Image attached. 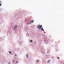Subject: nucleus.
Wrapping results in <instances>:
<instances>
[{
    "mask_svg": "<svg viewBox=\"0 0 64 64\" xmlns=\"http://www.w3.org/2000/svg\"><path fill=\"white\" fill-rule=\"evenodd\" d=\"M38 30H41L44 31V29H43V28L42 27V25H41L40 26H38Z\"/></svg>",
    "mask_w": 64,
    "mask_h": 64,
    "instance_id": "nucleus-1",
    "label": "nucleus"
},
{
    "mask_svg": "<svg viewBox=\"0 0 64 64\" xmlns=\"http://www.w3.org/2000/svg\"><path fill=\"white\" fill-rule=\"evenodd\" d=\"M18 26L16 25V26L14 27V29H16Z\"/></svg>",
    "mask_w": 64,
    "mask_h": 64,
    "instance_id": "nucleus-2",
    "label": "nucleus"
},
{
    "mask_svg": "<svg viewBox=\"0 0 64 64\" xmlns=\"http://www.w3.org/2000/svg\"><path fill=\"white\" fill-rule=\"evenodd\" d=\"M31 23H33L34 22V20H32L31 22Z\"/></svg>",
    "mask_w": 64,
    "mask_h": 64,
    "instance_id": "nucleus-3",
    "label": "nucleus"
},
{
    "mask_svg": "<svg viewBox=\"0 0 64 64\" xmlns=\"http://www.w3.org/2000/svg\"><path fill=\"white\" fill-rule=\"evenodd\" d=\"M9 53L10 54H12L11 53V52L10 51L9 52Z\"/></svg>",
    "mask_w": 64,
    "mask_h": 64,
    "instance_id": "nucleus-4",
    "label": "nucleus"
},
{
    "mask_svg": "<svg viewBox=\"0 0 64 64\" xmlns=\"http://www.w3.org/2000/svg\"><path fill=\"white\" fill-rule=\"evenodd\" d=\"M26 56H27V58H28V54H27Z\"/></svg>",
    "mask_w": 64,
    "mask_h": 64,
    "instance_id": "nucleus-5",
    "label": "nucleus"
},
{
    "mask_svg": "<svg viewBox=\"0 0 64 64\" xmlns=\"http://www.w3.org/2000/svg\"><path fill=\"white\" fill-rule=\"evenodd\" d=\"M0 3H1V2L0 1ZM1 6V4H0V7Z\"/></svg>",
    "mask_w": 64,
    "mask_h": 64,
    "instance_id": "nucleus-6",
    "label": "nucleus"
},
{
    "mask_svg": "<svg viewBox=\"0 0 64 64\" xmlns=\"http://www.w3.org/2000/svg\"><path fill=\"white\" fill-rule=\"evenodd\" d=\"M30 42H32V40H30Z\"/></svg>",
    "mask_w": 64,
    "mask_h": 64,
    "instance_id": "nucleus-7",
    "label": "nucleus"
},
{
    "mask_svg": "<svg viewBox=\"0 0 64 64\" xmlns=\"http://www.w3.org/2000/svg\"><path fill=\"white\" fill-rule=\"evenodd\" d=\"M15 56H16V57H17V55L16 54H15Z\"/></svg>",
    "mask_w": 64,
    "mask_h": 64,
    "instance_id": "nucleus-8",
    "label": "nucleus"
},
{
    "mask_svg": "<svg viewBox=\"0 0 64 64\" xmlns=\"http://www.w3.org/2000/svg\"><path fill=\"white\" fill-rule=\"evenodd\" d=\"M58 58V59H60V58Z\"/></svg>",
    "mask_w": 64,
    "mask_h": 64,
    "instance_id": "nucleus-9",
    "label": "nucleus"
},
{
    "mask_svg": "<svg viewBox=\"0 0 64 64\" xmlns=\"http://www.w3.org/2000/svg\"><path fill=\"white\" fill-rule=\"evenodd\" d=\"M48 62H50V60H49L48 61Z\"/></svg>",
    "mask_w": 64,
    "mask_h": 64,
    "instance_id": "nucleus-10",
    "label": "nucleus"
},
{
    "mask_svg": "<svg viewBox=\"0 0 64 64\" xmlns=\"http://www.w3.org/2000/svg\"><path fill=\"white\" fill-rule=\"evenodd\" d=\"M36 62H38V60H37V61H36Z\"/></svg>",
    "mask_w": 64,
    "mask_h": 64,
    "instance_id": "nucleus-11",
    "label": "nucleus"
},
{
    "mask_svg": "<svg viewBox=\"0 0 64 64\" xmlns=\"http://www.w3.org/2000/svg\"><path fill=\"white\" fill-rule=\"evenodd\" d=\"M16 63H18V62H16Z\"/></svg>",
    "mask_w": 64,
    "mask_h": 64,
    "instance_id": "nucleus-12",
    "label": "nucleus"
},
{
    "mask_svg": "<svg viewBox=\"0 0 64 64\" xmlns=\"http://www.w3.org/2000/svg\"><path fill=\"white\" fill-rule=\"evenodd\" d=\"M13 62H14V61H13Z\"/></svg>",
    "mask_w": 64,
    "mask_h": 64,
    "instance_id": "nucleus-13",
    "label": "nucleus"
}]
</instances>
